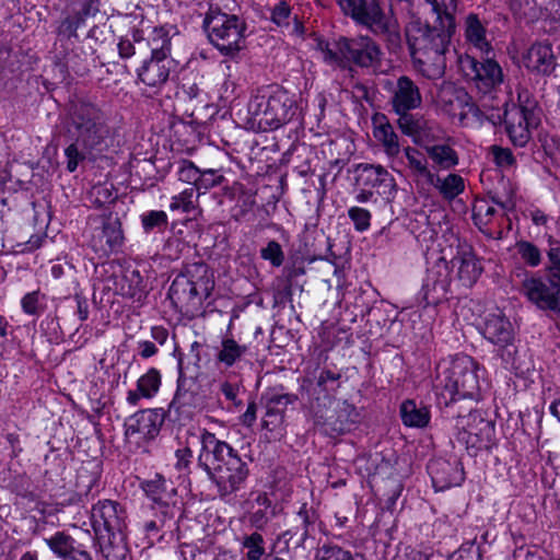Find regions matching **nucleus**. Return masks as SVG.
<instances>
[{
  "label": "nucleus",
  "mask_w": 560,
  "mask_h": 560,
  "mask_svg": "<svg viewBox=\"0 0 560 560\" xmlns=\"http://www.w3.org/2000/svg\"><path fill=\"white\" fill-rule=\"evenodd\" d=\"M164 422L163 412L158 409H145L130 416L125 422V435L136 443L154 439Z\"/></svg>",
  "instance_id": "15"
},
{
  "label": "nucleus",
  "mask_w": 560,
  "mask_h": 560,
  "mask_svg": "<svg viewBox=\"0 0 560 560\" xmlns=\"http://www.w3.org/2000/svg\"><path fill=\"white\" fill-rule=\"evenodd\" d=\"M223 180V176L217 174L214 171L209 170L203 173H200L199 180L197 183V189H210L212 187L219 186Z\"/></svg>",
  "instance_id": "56"
},
{
  "label": "nucleus",
  "mask_w": 560,
  "mask_h": 560,
  "mask_svg": "<svg viewBox=\"0 0 560 560\" xmlns=\"http://www.w3.org/2000/svg\"><path fill=\"white\" fill-rule=\"evenodd\" d=\"M265 541L260 534L253 533L245 536L242 542L244 549H246V558L248 560H260L265 555Z\"/></svg>",
  "instance_id": "42"
},
{
  "label": "nucleus",
  "mask_w": 560,
  "mask_h": 560,
  "mask_svg": "<svg viewBox=\"0 0 560 560\" xmlns=\"http://www.w3.org/2000/svg\"><path fill=\"white\" fill-rule=\"evenodd\" d=\"M198 400L196 381L192 377L185 376L183 372H179L177 389L170 404V410H175L177 413L185 412L186 408L195 407Z\"/></svg>",
  "instance_id": "29"
},
{
  "label": "nucleus",
  "mask_w": 560,
  "mask_h": 560,
  "mask_svg": "<svg viewBox=\"0 0 560 560\" xmlns=\"http://www.w3.org/2000/svg\"><path fill=\"white\" fill-rule=\"evenodd\" d=\"M539 122V116L534 108L512 104L504 110V125L510 140L532 138V129Z\"/></svg>",
  "instance_id": "17"
},
{
  "label": "nucleus",
  "mask_w": 560,
  "mask_h": 560,
  "mask_svg": "<svg viewBox=\"0 0 560 560\" xmlns=\"http://www.w3.org/2000/svg\"><path fill=\"white\" fill-rule=\"evenodd\" d=\"M341 374L328 369L320 370L313 389L311 408L315 415L329 409L335 402V395L340 387Z\"/></svg>",
  "instance_id": "20"
},
{
  "label": "nucleus",
  "mask_w": 560,
  "mask_h": 560,
  "mask_svg": "<svg viewBox=\"0 0 560 560\" xmlns=\"http://www.w3.org/2000/svg\"><path fill=\"white\" fill-rule=\"evenodd\" d=\"M427 184L434 186L444 199L453 200L465 189V183L462 176L457 174H448L444 178H440L433 174V180Z\"/></svg>",
  "instance_id": "34"
},
{
  "label": "nucleus",
  "mask_w": 560,
  "mask_h": 560,
  "mask_svg": "<svg viewBox=\"0 0 560 560\" xmlns=\"http://www.w3.org/2000/svg\"><path fill=\"white\" fill-rule=\"evenodd\" d=\"M298 399L294 394H280L271 393L267 398V416L278 417L279 421L282 420L287 407Z\"/></svg>",
  "instance_id": "39"
},
{
  "label": "nucleus",
  "mask_w": 560,
  "mask_h": 560,
  "mask_svg": "<svg viewBox=\"0 0 560 560\" xmlns=\"http://www.w3.org/2000/svg\"><path fill=\"white\" fill-rule=\"evenodd\" d=\"M318 49L325 62L331 66L346 67L354 63L359 67L375 68L381 59L378 46L369 37L341 38L334 48L324 40L318 42Z\"/></svg>",
  "instance_id": "6"
},
{
  "label": "nucleus",
  "mask_w": 560,
  "mask_h": 560,
  "mask_svg": "<svg viewBox=\"0 0 560 560\" xmlns=\"http://www.w3.org/2000/svg\"><path fill=\"white\" fill-rule=\"evenodd\" d=\"M118 52L121 58L128 59L136 54V49L129 39H120L118 43Z\"/></svg>",
  "instance_id": "63"
},
{
  "label": "nucleus",
  "mask_w": 560,
  "mask_h": 560,
  "mask_svg": "<svg viewBox=\"0 0 560 560\" xmlns=\"http://www.w3.org/2000/svg\"><path fill=\"white\" fill-rule=\"evenodd\" d=\"M260 256L270 261L273 267H280L284 260L283 250L276 241L268 242L267 246L260 249Z\"/></svg>",
  "instance_id": "49"
},
{
  "label": "nucleus",
  "mask_w": 560,
  "mask_h": 560,
  "mask_svg": "<svg viewBox=\"0 0 560 560\" xmlns=\"http://www.w3.org/2000/svg\"><path fill=\"white\" fill-rule=\"evenodd\" d=\"M450 280L445 276L443 279L431 280L429 277L422 287V295L427 305H436L446 299Z\"/></svg>",
  "instance_id": "35"
},
{
  "label": "nucleus",
  "mask_w": 560,
  "mask_h": 560,
  "mask_svg": "<svg viewBox=\"0 0 560 560\" xmlns=\"http://www.w3.org/2000/svg\"><path fill=\"white\" fill-rule=\"evenodd\" d=\"M45 541L58 557H69L74 551L73 538L62 532L56 533Z\"/></svg>",
  "instance_id": "40"
},
{
  "label": "nucleus",
  "mask_w": 560,
  "mask_h": 560,
  "mask_svg": "<svg viewBox=\"0 0 560 560\" xmlns=\"http://www.w3.org/2000/svg\"><path fill=\"white\" fill-rule=\"evenodd\" d=\"M200 89L197 84H183L176 93L177 106H180L183 102L192 103L200 96Z\"/></svg>",
  "instance_id": "55"
},
{
  "label": "nucleus",
  "mask_w": 560,
  "mask_h": 560,
  "mask_svg": "<svg viewBox=\"0 0 560 560\" xmlns=\"http://www.w3.org/2000/svg\"><path fill=\"white\" fill-rule=\"evenodd\" d=\"M438 105L442 112L463 127L478 128L482 125V114L471 96L464 89L452 83H445L440 89Z\"/></svg>",
  "instance_id": "9"
},
{
  "label": "nucleus",
  "mask_w": 560,
  "mask_h": 560,
  "mask_svg": "<svg viewBox=\"0 0 560 560\" xmlns=\"http://www.w3.org/2000/svg\"><path fill=\"white\" fill-rule=\"evenodd\" d=\"M348 217L357 232H365L371 226L372 213L364 208L353 206L348 209Z\"/></svg>",
  "instance_id": "45"
},
{
  "label": "nucleus",
  "mask_w": 560,
  "mask_h": 560,
  "mask_svg": "<svg viewBox=\"0 0 560 560\" xmlns=\"http://www.w3.org/2000/svg\"><path fill=\"white\" fill-rule=\"evenodd\" d=\"M549 266V281L555 288L560 291V247L551 248L548 253Z\"/></svg>",
  "instance_id": "53"
},
{
  "label": "nucleus",
  "mask_w": 560,
  "mask_h": 560,
  "mask_svg": "<svg viewBox=\"0 0 560 560\" xmlns=\"http://www.w3.org/2000/svg\"><path fill=\"white\" fill-rule=\"evenodd\" d=\"M465 38L481 54H490L492 46L487 39V31L477 14L469 13L465 19Z\"/></svg>",
  "instance_id": "31"
},
{
  "label": "nucleus",
  "mask_w": 560,
  "mask_h": 560,
  "mask_svg": "<svg viewBox=\"0 0 560 560\" xmlns=\"http://www.w3.org/2000/svg\"><path fill=\"white\" fill-rule=\"evenodd\" d=\"M240 387L236 384H232L230 382H223L220 385V392L223 394V396L234 404L236 402L237 396H238Z\"/></svg>",
  "instance_id": "61"
},
{
  "label": "nucleus",
  "mask_w": 560,
  "mask_h": 560,
  "mask_svg": "<svg viewBox=\"0 0 560 560\" xmlns=\"http://www.w3.org/2000/svg\"><path fill=\"white\" fill-rule=\"evenodd\" d=\"M161 383L162 376L160 371L155 368H151L147 373L139 377L137 381V387L139 392H141L143 398L150 399L158 394Z\"/></svg>",
  "instance_id": "38"
},
{
  "label": "nucleus",
  "mask_w": 560,
  "mask_h": 560,
  "mask_svg": "<svg viewBox=\"0 0 560 560\" xmlns=\"http://www.w3.org/2000/svg\"><path fill=\"white\" fill-rule=\"evenodd\" d=\"M145 494L153 501V509L156 513L163 515L161 523H166L175 518L179 512L176 504V489L173 483L163 476L156 475L154 479L144 483Z\"/></svg>",
  "instance_id": "13"
},
{
  "label": "nucleus",
  "mask_w": 560,
  "mask_h": 560,
  "mask_svg": "<svg viewBox=\"0 0 560 560\" xmlns=\"http://www.w3.org/2000/svg\"><path fill=\"white\" fill-rule=\"evenodd\" d=\"M198 466L208 475L222 500H229L245 483L249 469L237 452L214 433L203 430Z\"/></svg>",
  "instance_id": "2"
},
{
  "label": "nucleus",
  "mask_w": 560,
  "mask_h": 560,
  "mask_svg": "<svg viewBox=\"0 0 560 560\" xmlns=\"http://www.w3.org/2000/svg\"><path fill=\"white\" fill-rule=\"evenodd\" d=\"M405 155L408 160V165L412 170V173L419 178L427 182L433 180V173L428 167L427 156L423 152L407 147L405 149Z\"/></svg>",
  "instance_id": "36"
},
{
  "label": "nucleus",
  "mask_w": 560,
  "mask_h": 560,
  "mask_svg": "<svg viewBox=\"0 0 560 560\" xmlns=\"http://www.w3.org/2000/svg\"><path fill=\"white\" fill-rule=\"evenodd\" d=\"M291 9L284 1L278 2L272 9V21L278 25H288Z\"/></svg>",
  "instance_id": "58"
},
{
  "label": "nucleus",
  "mask_w": 560,
  "mask_h": 560,
  "mask_svg": "<svg viewBox=\"0 0 560 560\" xmlns=\"http://www.w3.org/2000/svg\"><path fill=\"white\" fill-rule=\"evenodd\" d=\"M480 553L477 549H460L458 555L451 560H480Z\"/></svg>",
  "instance_id": "64"
},
{
  "label": "nucleus",
  "mask_w": 560,
  "mask_h": 560,
  "mask_svg": "<svg viewBox=\"0 0 560 560\" xmlns=\"http://www.w3.org/2000/svg\"><path fill=\"white\" fill-rule=\"evenodd\" d=\"M375 140H392L393 127L384 115H374L372 119Z\"/></svg>",
  "instance_id": "50"
},
{
  "label": "nucleus",
  "mask_w": 560,
  "mask_h": 560,
  "mask_svg": "<svg viewBox=\"0 0 560 560\" xmlns=\"http://www.w3.org/2000/svg\"><path fill=\"white\" fill-rule=\"evenodd\" d=\"M294 94L280 86L260 90L248 102L247 109L253 124L260 129H277L295 113Z\"/></svg>",
  "instance_id": "5"
},
{
  "label": "nucleus",
  "mask_w": 560,
  "mask_h": 560,
  "mask_svg": "<svg viewBox=\"0 0 560 560\" xmlns=\"http://www.w3.org/2000/svg\"><path fill=\"white\" fill-rule=\"evenodd\" d=\"M298 518L300 521L301 528V537L300 541L304 544L306 539L313 537L315 524L317 522V515L315 512L307 510L305 505H303L299 513Z\"/></svg>",
  "instance_id": "43"
},
{
  "label": "nucleus",
  "mask_w": 560,
  "mask_h": 560,
  "mask_svg": "<svg viewBox=\"0 0 560 560\" xmlns=\"http://www.w3.org/2000/svg\"><path fill=\"white\" fill-rule=\"evenodd\" d=\"M211 44L225 56H234L245 47V23L236 15L218 13L205 21Z\"/></svg>",
  "instance_id": "8"
},
{
  "label": "nucleus",
  "mask_w": 560,
  "mask_h": 560,
  "mask_svg": "<svg viewBox=\"0 0 560 560\" xmlns=\"http://www.w3.org/2000/svg\"><path fill=\"white\" fill-rule=\"evenodd\" d=\"M341 10L376 34L392 33L394 19L385 14L375 0H337Z\"/></svg>",
  "instance_id": "11"
},
{
  "label": "nucleus",
  "mask_w": 560,
  "mask_h": 560,
  "mask_svg": "<svg viewBox=\"0 0 560 560\" xmlns=\"http://www.w3.org/2000/svg\"><path fill=\"white\" fill-rule=\"evenodd\" d=\"M400 417L406 427L422 429L428 427L431 413L428 407L408 399L400 405Z\"/></svg>",
  "instance_id": "33"
},
{
  "label": "nucleus",
  "mask_w": 560,
  "mask_h": 560,
  "mask_svg": "<svg viewBox=\"0 0 560 560\" xmlns=\"http://www.w3.org/2000/svg\"><path fill=\"white\" fill-rule=\"evenodd\" d=\"M275 514L276 508H252L248 520L254 527L262 529Z\"/></svg>",
  "instance_id": "51"
},
{
  "label": "nucleus",
  "mask_w": 560,
  "mask_h": 560,
  "mask_svg": "<svg viewBox=\"0 0 560 560\" xmlns=\"http://www.w3.org/2000/svg\"><path fill=\"white\" fill-rule=\"evenodd\" d=\"M191 457H192V453L188 447L178 448L175 452V458H176L175 468L178 471H183V470L187 469L190 464Z\"/></svg>",
  "instance_id": "59"
},
{
  "label": "nucleus",
  "mask_w": 560,
  "mask_h": 560,
  "mask_svg": "<svg viewBox=\"0 0 560 560\" xmlns=\"http://www.w3.org/2000/svg\"><path fill=\"white\" fill-rule=\"evenodd\" d=\"M521 292L528 301L541 310L556 311L560 307V291L550 283L548 285L539 277H527L523 280Z\"/></svg>",
  "instance_id": "19"
},
{
  "label": "nucleus",
  "mask_w": 560,
  "mask_h": 560,
  "mask_svg": "<svg viewBox=\"0 0 560 560\" xmlns=\"http://www.w3.org/2000/svg\"><path fill=\"white\" fill-rule=\"evenodd\" d=\"M354 199L359 203L390 201L396 192L393 175L383 166L361 163L355 167Z\"/></svg>",
  "instance_id": "7"
},
{
  "label": "nucleus",
  "mask_w": 560,
  "mask_h": 560,
  "mask_svg": "<svg viewBox=\"0 0 560 560\" xmlns=\"http://www.w3.org/2000/svg\"><path fill=\"white\" fill-rule=\"evenodd\" d=\"M334 413L328 415L327 409L318 415H315L318 419H322L325 423L334 425L336 430H343L345 424L355 422L358 412L352 404L347 400L336 401Z\"/></svg>",
  "instance_id": "32"
},
{
  "label": "nucleus",
  "mask_w": 560,
  "mask_h": 560,
  "mask_svg": "<svg viewBox=\"0 0 560 560\" xmlns=\"http://www.w3.org/2000/svg\"><path fill=\"white\" fill-rule=\"evenodd\" d=\"M142 228L147 233L167 225V214L162 210H151L141 215Z\"/></svg>",
  "instance_id": "47"
},
{
  "label": "nucleus",
  "mask_w": 560,
  "mask_h": 560,
  "mask_svg": "<svg viewBox=\"0 0 560 560\" xmlns=\"http://www.w3.org/2000/svg\"><path fill=\"white\" fill-rule=\"evenodd\" d=\"M39 291H33L26 293L21 300V306L25 314L27 315H38L39 314Z\"/></svg>",
  "instance_id": "54"
},
{
  "label": "nucleus",
  "mask_w": 560,
  "mask_h": 560,
  "mask_svg": "<svg viewBox=\"0 0 560 560\" xmlns=\"http://www.w3.org/2000/svg\"><path fill=\"white\" fill-rule=\"evenodd\" d=\"M421 101L418 86L408 77H400L393 89L392 105L394 110L397 114L408 113L419 107Z\"/></svg>",
  "instance_id": "24"
},
{
  "label": "nucleus",
  "mask_w": 560,
  "mask_h": 560,
  "mask_svg": "<svg viewBox=\"0 0 560 560\" xmlns=\"http://www.w3.org/2000/svg\"><path fill=\"white\" fill-rule=\"evenodd\" d=\"M399 115V127L405 136L412 137L415 140H423L429 138L434 140L439 138L436 135L439 129L432 121L427 120L422 116L410 115L408 113Z\"/></svg>",
  "instance_id": "28"
},
{
  "label": "nucleus",
  "mask_w": 560,
  "mask_h": 560,
  "mask_svg": "<svg viewBox=\"0 0 560 560\" xmlns=\"http://www.w3.org/2000/svg\"><path fill=\"white\" fill-rule=\"evenodd\" d=\"M97 117V112L91 106L75 108L70 118L62 121L58 137L74 140L90 138L92 136L102 137L98 133L101 127L96 121Z\"/></svg>",
  "instance_id": "16"
},
{
  "label": "nucleus",
  "mask_w": 560,
  "mask_h": 560,
  "mask_svg": "<svg viewBox=\"0 0 560 560\" xmlns=\"http://www.w3.org/2000/svg\"><path fill=\"white\" fill-rule=\"evenodd\" d=\"M483 336L493 345L505 347L513 340V328L502 313L489 314L483 327Z\"/></svg>",
  "instance_id": "26"
},
{
  "label": "nucleus",
  "mask_w": 560,
  "mask_h": 560,
  "mask_svg": "<svg viewBox=\"0 0 560 560\" xmlns=\"http://www.w3.org/2000/svg\"><path fill=\"white\" fill-rule=\"evenodd\" d=\"M80 142H72L65 149V155L67 159V170L74 172L80 162L85 159V151L79 148Z\"/></svg>",
  "instance_id": "52"
},
{
  "label": "nucleus",
  "mask_w": 560,
  "mask_h": 560,
  "mask_svg": "<svg viewBox=\"0 0 560 560\" xmlns=\"http://www.w3.org/2000/svg\"><path fill=\"white\" fill-rule=\"evenodd\" d=\"M178 34L174 25L153 27L147 37V44L151 55L164 59H172V39Z\"/></svg>",
  "instance_id": "27"
},
{
  "label": "nucleus",
  "mask_w": 560,
  "mask_h": 560,
  "mask_svg": "<svg viewBox=\"0 0 560 560\" xmlns=\"http://www.w3.org/2000/svg\"><path fill=\"white\" fill-rule=\"evenodd\" d=\"M127 514L120 503L113 500H101L92 508V524L100 538L110 540L126 529Z\"/></svg>",
  "instance_id": "12"
},
{
  "label": "nucleus",
  "mask_w": 560,
  "mask_h": 560,
  "mask_svg": "<svg viewBox=\"0 0 560 560\" xmlns=\"http://www.w3.org/2000/svg\"><path fill=\"white\" fill-rule=\"evenodd\" d=\"M478 365L466 354L442 360L436 365L433 387L444 404L462 398H474L479 392Z\"/></svg>",
  "instance_id": "3"
},
{
  "label": "nucleus",
  "mask_w": 560,
  "mask_h": 560,
  "mask_svg": "<svg viewBox=\"0 0 560 560\" xmlns=\"http://www.w3.org/2000/svg\"><path fill=\"white\" fill-rule=\"evenodd\" d=\"M491 152L493 154L494 162L499 166H510L514 163V156L510 149L492 145Z\"/></svg>",
  "instance_id": "57"
},
{
  "label": "nucleus",
  "mask_w": 560,
  "mask_h": 560,
  "mask_svg": "<svg viewBox=\"0 0 560 560\" xmlns=\"http://www.w3.org/2000/svg\"><path fill=\"white\" fill-rule=\"evenodd\" d=\"M121 222L117 215L109 214L103 219L102 225L93 231L90 240L92 249L102 257L118 252L124 245Z\"/></svg>",
  "instance_id": "14"
},
{
  "label": "nucleus",
  "mask_w": 560,
  "mask_h": 560,
  "mask_svg": "<svg viewBox=\"0 0 560 560\" xmlns=\"http://www.w3.org/2000/svg\"><path fill=\"white\" fill-rule=\"evenodd\" d=\"M428 470L433 486L438 490L459 486L464 481V471L460 463L457 460L432 459L428 465Z\"/></svg>",
  "instance_id": "22"
},
{
  "label": "nucleus",
  "mask_w": 560,
  "mask_h": 560,
  "mask_svg": "<svg viewBox=\"0 0 560 560\" xmlns=\"http://www.w3.org/2000/svg\"><path fill=\"white\" fill-rule=\"evenodd\" d=\"M248 347L237 342L232 336H225L215 348L214 359L219 366L230 369L247 354Z\"/></svg>",
  "instance_id": "30"
},
{
  "label": "nucleus",
  "mask_w": 560,
  "mask_h": 560,
  "mask_svg": "<svg viewBox=\"0 0 560 560\" xmlns=\"http://www.w3.org/2000/svg\"><path fill=\"white\" fill-rule=\"evenodd\" d=\"M173 59L150 56L137 69L138 79L147 86L161 88L170 77Z\"/></svg>",
  "instance_id": "23"
},
{
  "label": "nucleus",
  "mask_w": 560,
  "mask_h": 560,
  "mask_svg": "<svg viewBox=\"0 0 560 560\" xmlns=\"http://www.w3.org/2000/svg\"><path fill=\"white\" fill-rule=\"evenodd\" d=\"M457 62L464 77L472 81L482 94L497 91L504 82L503 69L492 58H486L479 62L469 55H460Z\"/></svg>",
  "instance_id": "10"
},
{
  "label": "nucleus",
  "mask_w": 560,
  "mask_h": 560,
  "mask_svg": "<svg viewBox=\"0 0 560 560\" xmlns=\"http://www.w3.org/2000/svg\"><path fill=\"white\" fill-rule=\"evenodd\" d=\"M516 249L522 260L530 267H536L541 262L540 250L533 243L521 241L516 244Z\"/></svg>",
  "instance_id": "46"
},
{
  "label": "nucleus",
  "mask_w": 560,
  "mask_h": 560,
  "mask_svg": "<svg viewBox=\"0 0 560 560\" xmlns=\"http://www.w3.org/2000/svg\"><path fill=\"white\" fill-rule=\"evenodd\" d=\"M252 495L254 497L252 508H276L266 492H255Z\"/></svg>",
  "instance_id": "62"
},
{
  "label": "nucleus",
  "mask_w": 560,
  "mask_h": 560,
  "mask_svg": "<svg viewBox=\"0 0 560 560\" xmlns=\"http://www.w3.org/2000/svg\"><path fill=\"white\" fill-rule=\"evenodd\" d=\"M315 560H353V557L349 550L326 544L317 549Z\"/></svg>",
  "instance_id": "44"
},
{
  "label": "nucleus",
  "mask_w": 560,
  "mask_h": 560,
  "mask_svg": "<svg viewBox=\"0 0 560 560\" xmlns=\"http://www.w3.org/2000/svg\"><path fill=\"white\" fill-rule=\"evenodd\" d=\"M466 425L467 444L478 448H487L490 445L494 438V424L492 421L483 419L478 412H471L467 417Z\"/></svg>",
  "instance_id": "25"
},
{
  "label": "nucleus",
  "mask_w": 560,
  "mask_h": 560,
  "mask_svg": "<svg viewBox=\"0 0 560 560\" xmlns=\"http://www.w3.org/2000/svg\"><path fill=\"white\" fill-rule=\"evenodd\" d=\"M213 288L214 281L207 265L191 264L175 277L168 298L180 312H195L209 298Z\"/></svg>",
  "instance_id": "4"
},
{
  "label": "nucleus",
  "mask_w": 560,
  "mask_h": 560,
  "mask_svg": "<svg viewBox=\"0 0 560 560\" xmlns=\"http://www.w3.org/2000/svg\"><path fill=\"white\" fill-rule=\"evenodd\" d=\"M435 20L423 28L410 25L407 38L416 69L428 79H439L446 68L445 54L455 30L454 16L442 10L438 0H427Z\"/></svg>",
  "instance_id": "1"
},
{
  "label": "nucleus",
  "mask_w": 560,
  "mask_h": 560,
  "mask_svg": "<svg viewBox=\"0 0 560 560\" xmlns=\"http://www.w3.org/2000/svg\"><path fill=\"white\" fill-rule=\"evenodd\" d=\"M194 195H195L194 188L185 189L179 195L174 196L172 198L170 209L172 211L180 210L186 213L191 212L195 209Z\"/></svg>",
  "instance_id": "48"
},
{
  "label": "nucleus",
  "mask_w": 560,
  "mask_h": 560,
  "mask_svg": "<svg viewBox=\"0 0 560 560\" xmlns=\"http://www.w3.org/2000/svg\"><path fill=\"white\" fill-rule=\"evenodd\" d=\"M520 62L529 72L549 73L556 66V56L551 44L548 42L533 43L522 52Z\"/></svg>",
  "instance_id": "21"
},
{
  "label": "nucleus",
  "mask_w": 560,
  "mask_h": 560,
  "mask_svg": "<svg viewBox=\"0 0 560 560\" xmlns=\"http://www.w3.org/2000/svg\"><path fill=\"white\" fill-rule=\"evenodd\" d=\"M200 172L199 170L191 163L184 165L180 167L179 177L186 182H192L197 186L199 180Z\"/></svg>",
  "instance_id": "60"
},
{
  "label": "nucleus",
  "mask_w": 560,
  "mask_h": 560,
  "mask_svg": "<svg viewBox=\"0 0 560 560\" xmlns=\"http://www.w3.org/2000/svg\"><path fill=\"white\" fill-rule=\"evenodd\" d=\"M425 151L432 162L440 168L448 170L458 163L456 152L445 143L427 147Z\"/></svg>",
  "instance_id": "37"
},
{
  "label": "nucleus",
  "mask_w": 560,
  "mask_h": 560,
  "mask_svg": "<svg viewBox=\"0 0 560 560\" xmlns=\"http://www.w3.org/2000/svg\"><path fill=\"white\" fill-rule=\"evenodd\" d=\"M256 206L255 195L250 191L242 190L237 197L234 207L232 208V218L235 221H242L248 213H250Z\"/></svg>",
  "instance_id": "41"
},
{
  "label": "nucleus",
  "mask_w": 560,
  "mask_h": 560,
  "mask_svg": "<svg viewBox=\"0 0 560 560\" xmlns=\"http://www.w3.org/2000/svg\"><path fill=\"white\" fill-rule=\"evenodd\" d=\"M455 243V254L450 259L451 267L457 270V277L464 285L471 287L480 277L482 267L469 244L457 238Z\"/></svg>",
  "instance_id": "18"
}]
</instances>
